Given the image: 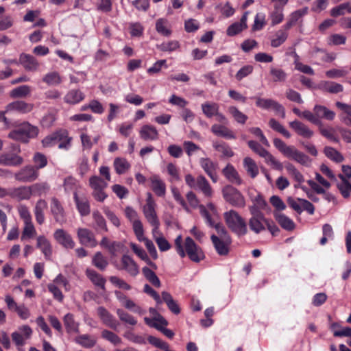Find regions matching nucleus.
<instances>
[{"label": "nucleus", "mask_w": 351, "mask_h": 351, "mask_svg": "<svg viewBox=\"0 0 351 351\" xmlns=\"http://www.w3.org/2000/svg\"><path fill=\"white\" fill-rule=\"evenodd\" d=\"M175 247L176 252L182 258L187 255L190 260L193 262L199 263L205 258L202 248L189 237L185 239L183 246L182 237L181 235H178L175 239Z\"/></svg>", "instance_id": "f257e3e1"}, {"label": "nucleus", "mask_w": 351, "mask_h": 351, "mask_svg": "<svg viewBox=\"0 0 351 351\" xmlns=\"http://www.w3.org/2000/svg\"><path fill=\"white\" fill-rule=\"evenodd\" d=\"M274 145L282 154L286 158L294 160L297 163L310 167L312 165V159L306 154L298 150L293 145H288L280 138L274 139Z\"/></svg>", "instance_id": "f03ea898"}, {"label": "nucleus", "mask_w": 351, "mask_h": 351, "mask_svg": "<svg viewBox=\"0 0 351 351\" xmlns=\"http://www.w3.org/2000/svg\"><path fill=\"white\" fill-rule=\"evenodd\" d=\"M223 217L228 227L237 236L241 237L247 233L246 222L237 211L230 210L226 212Z\"/></svg>", "instance_id": "7ed1b4c3"}, {"label": "nucleus", "mask_w": 351, "mask_h": 351, "mask_svg": "<svg viewBox=\"0 0 351 351\" xmlns=\"http://www.w3.org/2000/svg\"><path fill=\"white\" fill-rule=\"evenodd\" d=\"M38 131L37 127L25 122L11 131L8 137L14 141L27 143L29 138H36L38 136Z\"/></svg>", "instance_id": "20e7f679"}, {"label": "nucleus", "mask_w": 351, "mask_h": 351, "mask_svg": "<svg viewBox=\"0 0 351 351\" xmlns=\"http://www.w3.org/2000/svg\"><path fill=\"white\" fill-rule=\"evenodd\" d=\"M71 140V138L68 136V132L61 130L46 136L42 141V143L46 147L58 145L60 149H68Z\"/></svg>", "instance_id": "39448f33"}, {"label": "nucleus", "mask_w": 351, "mask_h": 351, "mask_svg": "<svg viewBox=\"0 0 351 351\" xmlns=\"http://www.w3.org/2000/svg\"><path fill=\"white\" fill-rule=\"evenodd\" d=\"M247 144L252 150L265 159V161L267 165L277 170L281 171L282 169V164L268 151L264 149L258 143L254 141H249Z\"/></svg>", "instance_id": "423d86ee"}, {"label": "nucleus", "mask_w": 351, "mask_h": 351, "mask_svg": "<svg viewBox=\"0 0 351 351\" xmlns=\"http://www.w3.org/2000/svg\"><path fill=\"white\" fill-rule=\"evenodd\" d=\"M10 153H3L0 155V165L4 166H19L23 162V158L18 154L21 152L19 145L11 144Z\"/></svg>", "instance_id": "0eeeda50"}, {"label": "nucleus", "mask_w": 351, "mask_h": 351, "mask_svg": "<svg viewBox=\"0 0 351 351\" xmlns=\"http://www.w3.org/2000/svg\"><path fill=\"white\" fill-rule=\"evenodd\" d=\"M223 197L226 202L234 206L243 207L245 204L244 197L232 186H226L222 190Z\"/></svg>", "instance_id": "6e6552de"}, {"label": "nucleus", "mask_w": 351, "mask_h": 351, "mask_svg": "<svg viewBox=\"0 0 351 351\" xmlns=\"http://www.w3.org/2000/svg\"><path fill=\"white\" fill-rule=\"evenodd\" d=\"M156 202L150 193H147L145 204L143 206L142 210L145 218L151 225L160 222L156 211Z\"/></svg>", "instance_id": "1a4fd4ad"}, {"label": "nucleus", "mask_w": 351, "mask_h": 351, "mask_svg": "<svg viewBox=\"0 0 351 351\" xmlns=\"http://www.w3.org/2000/svg\"><path fill=\"white\" fill-rule=\"evenodd\" d=\"M251 213L252 217L249 220V226L253 232L258 234L265 230L267 219L259 211L251 209Z\"/></svg>", "instance_id": "9d476101"}, {"label": "nucleus", "mask_w": 351, "mask_h": 351, "mask_svg": "<svg viewBox=\"0 0 351 351\" xmlns=\"http://www.w3.org/2000/svg\"><path fill=\"white\" fill-rule=\"evenodd\" d=\"M50 212L56 222L63 224L66 222V213L62 203L55 197L51 198Z\"/></svg>", "instance_id": "9b49d317"}, {"label": "nucleus", "mask_w": 351, "mask_h": 351, "mask_svg": "<svg viewBox=\"0 0 351 351\" xmlns=\"http://www.w3.org/2000/svg\"><path fill=\"white\" fill-rule=\"evenodd\" d=\"M38 175L39 173L34 167L27 165L16 172L14 178L19 182H31L36 180Z\"/></svg>", "instance_id": "f8f14e48"}, {"label": "nucleus", "mask_w": 351, "mask_h": 351, "mask_svg": "<svg viewBox=\"0 0 351 351\" xmlns=\"http://www.w3.org/2000/svg\"><path fill=\"white\" fill-rule=\"evenodd\" d=\"M256 105L263 109H273L276 113L279 114L281 117H285V112L284 107L278 102L271 99H263L256 97Z\"/></svg>", "instance_id": "ddd939ff"}, {"label": "nucleus", "mask_w": 351, "mask_h": 351, "mask_svg": "<svg viewBox=\"0 0 351 351\" xmlns=\"http://www.w3.org/2000/svg\"><path fill=\"white\" fill-rule=\"evenodd\" d=\"M212 243L217 254L220 256H226L230 251V245L232 243L231 238L220 239L215 234L210 237Z\"/></svg>", "instance_id": "4468645a"}, {"label": "nucleus", "mask_w": 351, "mask_h": 351, "mask_svg": "<svg viewBox=\"0 0 351 351\" xmlns=\"http://www.w3.org/2000/svg\"><path fill=\"white\" fill-rule=\"evenodd\" d=\"M199 165L205 173L210 177L211 180L213 182H217L218 176L216 171L218 167V164L213 162L209 158H202L199 159Z\"/></svg>", "instance_id": "2eb2a0df"}, {"label": "nucleus", "mask_w": 351, "mask_h": 351, "mask_svg": "<svg viewBox=\"0 0 351 351\" xmlns=\"http://www.w3.org/2000/svg\"><path fill=\"white\" fill-rule=\"evenodd\" d=\"M77 237L79 242L83 245L93 247L97 244L94 234L87 228H78L77 230Z\"/></svg>", "instance_id": "dca6fc26"}, {"label": "nucleus", "mask_w": 351, "mask_h": 351, "mask_svg": "<svg viewBox=\"0 0 351 351\" xmlns=\"http://www.w3.org/2000/svg\"><path fill=\"white\" fill-rule=\"evenodd\" d=\"M53 238L60 245L66 249H73L75 247V241L71 236L62 228L57 229L54 232Z\"/></svg>", "instance_id": "f3484780"}, {"label": "nucleus", "mask_w": 351, "mask_h": 351, "mask_svg": "<svg viewBox=\"0 0 351 351\" xmlns=\"http://www.w3.org/2000/svg\"><path fill=\"white\" fill-rule=\"evenodd\" d=\"M34 108V104L24 101H15L8 104L5 107L6 112L17 111L21 113H28Z\"/></svg>", "instance_id": "a211bd4d"}, {"label": "nucleus", "mask_w": 351, "mask_h": 351, "mask_svg": "<svg viewBox=\"0 0 351 351\" xmlns=\"http://www.w3.org/2000/svg\"><path fill=\"white\" fill-rule=\"evenodd\" d=\"M289 126L295 132L303 138H310L313 136V132L302 122L295 120L289 123Z\"/></svg>", "instance_id": "6ab92c4d"}, {"label": "nucleus", "mask_w": 351, "mask_h": 351, "mask_svg": "<svg viewBox=\"0 0 351 351\" xmlns=\"http://www.w3.org/2000/svg\"><path fill=\"white\" fill-rule=\"evenodd\" d=\"M19 62L25 70L29 71H36L40 66L39 62L34 56L27 53L20 55Z\"/></svg>", "instance_id": "aec40b11"}, {"label": "nucleus", "mask_w": 351, "mask_h": 351, "mask_svg": "<svg viewBox=\"0 0 351 351\" xmlns=\"http://www.w3.org/2000/svg\"><path fill=\"white\" fill-rule=\"evenodd\" d=\"M211 132L216 136L227 139H235L234 132L223 124H214L211 126Z\"/></svg>", "instance_id": "412c9836"}, {"label": "nucleus", "mask_w": 351, "mask_h": 351, "mask_svg": "<svg viewBox=\"0 0 351 351\" xmlns=\"http://www.w3.org/2000/svg\"><path fill=\"white\" fill-rule=\"evenodd\" d=\"M36 247L40 250L47 260L51 258L52 247L50 241L45 236L40 235L37 237Z\"/></svg>", "instance_id": "4be33fe9"}, {"label": "nucleus", "mask_w": 351, "mask_h": 351, "mask_svg": "<svg viewBox=\"0 0 351 351\" xmlns=\"http://www.w3.org/2000/svg\"><path fill=\"white\" fill-rule=\"evenodd\" d=\"M140 137L144 141H155L158 138L156 128L152 125H144L139 130Z\"/></svg>", "instance_id": "5701e85b"}, {"label": "nucleus", "mask_w": 351, "mask_h": 351, "mask_svg": "<svg viewBox=\"0 0 351 351\" xmlns=\"http://www.w3.org/2000/svg\"><path fill=\"white\" fill-rule=\"evenodd\" d=\"M122 269L125 270L130 276H136L139 273L138 267L134 261L128 255L121 258Z\"/></svg>", "instance_id": "b1692460"}, {"label": "nucleus", "mask_w": 351, "mask_h": 351, "mask_svg": "<svg viewBox=\"0 0 351 351\" xmlns=\"http://www.w3.org/2000/svg\"><path fill=\"white\" fill-rule=\"evenodd\" d=\"M8 195L18 200L28 199L32 195L30 186H20L8 191Z\"/></svg>", "instance_id": "393cba45"}, {"label": "nucleus", "mask_w": 351, "mask_h": 351, "mask_svg": "<svg viewBox=\"0 0 351 351\" xmlns=\"http://www.w3.org/2000/svg\"><path fill=\"white\" fill-rule=\"evenodd\" d=\"M247 12H245L239 22L234 23L228 27L226 31L228 36H234L247 28Z\"/></svg>", "instance_id": "a878e982"}, {"label": "nucleus", "mask_w": 351, "mask_h": 351, "mask_svg": "<svg viewBox=\"0 0 351 351\" xmlns=\"http://www.w3.org/2000/svg\"><path fill=\"white\" fill-rule=\"evenodd\" d=\"M97 314L105 325L111 328L117 329L119 326L118 322L105 308L99 306L97 308Z\"/></svg>", "instance_id": "bb28decb"}, {"label": "nucleus", "mask_w": 351, "mask_h": 351, "mask_svg": "<svg viewBox=\"0 0 351 351\" xmlns=\"http://www.w3.org/2000/svg\"><path fill=\"white\" fill-rule=\"evenodd\" d=\"M313 112L318 121H321L322 119L332 121L335 117V112L324 106L315 105L313 108Z\"/></svg>", "instance_id": "cd10ccee"}, {"label": "nucleus", "mask_w": 351, "mask_h": 351, "mask_svg": "<svg viewBox=\"0 0 351 351\" xmlns=\"http://www.w3.org/2000/svg\"><path fill=\"white\" fill-rule=\"evenodd\" d=\"M85 95L80 90L71 89L64 95V101L68 104L75 105L83 101Z\"/></svg>", "instance_id": "c85d7f7f"}, {"label": "nucleus", "mask_w": 351, "mask_h": 351, "mask_svg": "<svg viewBox=\"0 0 351 351\" xmlns=\"http://www.w3.org/2000/svg\"><path fill=\"white\" fill-rule=\"evenodd\" d=\"M222 173L229 182L237 185L242 184L241 178L236 169L232 165L228 164L222 170Z\"/></svg>", "instance_id": "c756f323"}, {"label": "nucleus", "mask_w": 351, "mask_h": 351, "mask_svg": "<svg viewBox=\"0 0 351 351\" xmlns=\"http://www.w3.org/2000/svg\"><path fill=\"white\" fill-rule=\"evenodd\" d=\"M151 188L158 196L162 197L165 195V183L159 178L158 176L154 175L150 178Z\"/></svg>", "instance_id": "7c9ffc66"}, {"label": "nucleus", "mask_w": 351, "mask_h": 351, "mask_svg": "<svg viewBox=\"0 0 351 351\" xmlns=\"http://www.w3.org/2000/svg\"><path fill=\"white\" fill-rule=\"evenodd\" d=\"M319 88L323 91L332 94H337L343 90V87L341 84L331 81L321 82L319 84Z\"/></svg>", "instance_id": "2f4dec72"}, {"label": "nucleus", "mask_w": 351, "mask_h": 351, "mask_svg": "<svg viewBox=\"0 0 351 351\" xmlns=\"http://www.w3.org/2000/svg\"><path fill=\"white\" fill-rule=\"evenodd\" d=\"M335 106L343 112L340 117L341 121L351 127V105L337 101Z\"/></svg>", "instance_id": "473e14b6"}, {"label": "nucleus", "mask_w": 351, "mask_h": 351, "mask_svg": "<svg viewBox=\"0 0 351 351\" xmlns=\"http://www.w3.org/2000/svg\"><path fill=\"white\" fill-rule=\"evenodd\" d=\"M338 177L341 180V182L337 183V187L342 196L344 198H348L351 194V183L346 176L342 174H339Z\"/></svg>", "instance_id": "72a5a7b5"}, {"label": "nucleus", "mask_w": 351, "mask_h": 351, "mask_svg": "<svg viewBox=\"0 0 351 351\" xmlns=\"http://www.w3.org/2000/svg\"><path fill=\"white\" fill-rule=\"evenodd\" d=\"M323 152L328 159L336 163H341L345 160L344 156L332 147H324Z\"/></svg>", "instance_id": "f704fd0d"}, {"label": "nucleus", "mask_w": 351, "mask_h": 351, "mask_svg": "<svg viewBox=\"0 0 351 351\" xmlns=\"http://www.w3.org/2000/svg\"><path fill=\"white\" fill-rule=\"evenodd\" d=\"M47 204L44 199H39L37 201L35 208L34 215L37 223L40 225L43 224L45 221L44 210L46 209Z\"/></svg>", "instance_id": "c9c22d12"}, {"label": "nucleus", "mask_w": 351, "mask_h": 351, "mask_svg": "<svg viewBox=\"0 0 351 351\" xmlns=\"http://www.w3.org/2000/svg\"><path fill=\"white\" fill-rule=\"evenodd\" d=\"M144 321L147 325L158 330H160V328H162L168 324L167 321L160 314H157L153 318L145 317Z\"/></svg>", "instance_id": "e433bc0d"}, {"label": "nucleus", "mask_w": 351, "mask_h": 351, "mask_svg": "<svg viewBox=\"0 0 351 351\" xmlns=\"http://www.w3.org/2000/svg\"><path fill=\"white\" fill-rule=\"evenodd\" d=\"M274 215L276 220L282 228L287 230L294 229L295 223L290 218L279 212H275Z\"/></svg>", "instance_id": "4c0bfd02"}, {"label": "nucleus", "mask_w": 351, "mask_h": 351, "mask_svg": "<svg viewBox=\"0 0 351 351\" xmlns=\"http://www.w3.org/2000/svg\"><path fill=\"white\" fill-rule=\"evenodd\" d=\"M196 189L200 190L205 196L210 197L213 194L212 188L204 176H198L197 177Z\"/></svg>", "instance_id": "58836bf2"}, {"label": "nucleus", "mask_w": 351, "mask_h": 351, "mask_svg": "<svg viewBox=\"0 0 351 351\" xmlns=\"http://www.w3.org/2000/svg\"><path fill=\"white\" fill-rule=\"evenodd\" d=\"M243 167L247 173L254 178L258 174V168L255 161L250 157H245L243 159Z\"/></svg>", "instance_id": "ea45409f"}, {"label": "nucleus", "mask_w": 351, "mask_h": 351, "mask_svg": "<svg viewBox=\"0 0 351 351\" xmlns=\"http://www.w3.org/2000/svg\"><path fill=\"white\" fill-rule=\"evenodd\" d=\"M113 167L119 175L124 174L130 168L129 162L123 158H116L113 162Z\"/></svg>", "instance_id": "a19ab883"}, {"label": "nucleus", "mask_w": 351, "mask_h": 351, "mask_svg": "<svg viewBox=\"0 0 351 351\" xmlns=\"http://www.w3.org/2000/svg\"><path fill=\"white\" fill-rule=\"evenodd\" d=\"M63 322L68 332H79V324L75 321L73 314L67 313L65 315L63 318Z\"/></svg>", "instance_id": "79ce46f5"}, {"label": "nucleus", "mask_w": 351, "mask_h": 351, "mask_svg": "<svg viewBox=\"0 0 351 351\" xmlns=\"http://www.w3.org/2000/svg\"><path fill=\"white\" fill-rule=\"evenodd\" d=\"M204 114L208 118H212L219 110V105L215 102H205L201 106Z\"/></svg>", "instance_id": "37998d69"}, {"label": "nucleus", "mask_w": 351, "mask_h": 351, "mask_svg": "<svg viewBox=\"0 0 351 351\" xmlns=\"http://www.w3.org/2000/svg\"><path fill=\"white\" fill-rule=\"evenodd\" d=\"M285 169L289 175L297 184L303 183L304 182V176L293 164L289 162L286 164Z\"/></svg>", "instance_id": "c03bdc74"}, {"label": "nucleus", "mask_w": 351, "mask_h": 351, "mask_svg": "<svg viewBox=\"0 0 351 351\" xmlns=\"http://www.w3.org/2000/svg\"><path fill=\"white\" fill-rule=\"evenodd\" d=\"M162 298L171 312L175 314L180 313V308L169 293L167 291L162 292Z\"/></svg>", "instance_id": "a18cd8bd"}, {"label": "nucleus", "mask_w": 351, "mask_h": 351, "mask_svg": "<svg viewBox=\"0 0 351 351\" xmlns=\"http://www.w3.org/2000/svg\"><path fill=\"white\" fill-rule=\"evenodd\" d=\"M43 81L49 86H57L62 83V77L56 71L49 72L43 77Z\"/></svg>", "instance_id": "49530a36"}, {"label": "nucleus", "mask_w": 351, "mask_h": 351, "mask_svg": "<svg viewBox=\"0 0 351 351\" xmlns=\"http://www.w3.org/2000/svg\"><path fill=\"white\" fill-rule=\"evenodd\" d=\"M50 186L47 182L36 183L30 186L32 195L41 196L49 191Z\"/></svg>", "instance_id": "de8ad7c7"}, {"label": "nucleus", "mask_w": 351, "mask_h": 351, "mask_svg": "<svg viewBox=\"0 0 351 351\" xmlns=\"http://www.w3.org/2000/svg\"><path fill=\"white\" fill-rule=\"evenodd\" d=\"M142 273L145 278L156 287H160V281L156 274L149 268L145 267L142 269Z\"/></svg>", "instance_id": "09e8293b"}, {"label": "nucleus", "mask_w": 351, "mask_h": 351, "mask_svg": "<svg viewBox=\"0 0 351 351\" xmlns=\"http://www.w3.org/2000/svg\"><path fill=\"white\" fill-rule=\"evenodd\" d=\"M31 88L27 85H22L12 89L10 95L12 98L25 97L30 94Z\"/></svg>", "instance_id": "8fccbe9b"}, {"label": "nucleus", "mask_w": 351, "mask_h": 351, "mask_svg": "<svg viewBox=\"0 0 351 351\" xmlns=\"http://www.w3.org/2000/svg\"><path fill=\"white\" fill-rule=\"evenodd\" d=\"M156 29L159 34L165 36H169L171 34V31L169 27L168 21L165 19H159L156 21Z\"/></svg>", "instance_id": "3c124183"}, {"label": "nucleus", "mask_w": 351, "mask_h": 351, "mask_svg": "<svg viewBox=\"0 0 351 351\" xmlns=\"http://www.w3.org/2000/svg\"><path fill=\"white\" fill-rule=\"evenodd\" d=\"M89 185L93 190L105 189L108 182L97 176H93L89 178Z\"/></svg>", "instance_id": "603ef678"}, {"label": "nucleus", "mask_w": 351, "mask_h": 351, "mask_svg": "<svg viewBox=\"0 0 351 351\" xmlns=\"http://www.w3.org/2000/svg\"><path fill=\"white\" fill-rule=\"evenodd\" d=\"M228 111L237 123L244 124L246 122L247 119V115L243 114L237 107L229 106Z\"/></svg>", "instance_id": "864d4df0"}, {"label": "nucleus", "mask_w": 351, "mask_h": 351, "mask_svg": "<svg viewBox=\"0 0 351 351\" xmlns=\"http://www.w3.org/2000/svg\"><path fill=\"white\" fill-rule=\"evenodd\" d=\"M86 274L94 285L104 289L106 280L100 274L93 270H87Z\"/></svg>", "instance_id": "5fc2aeb1"}, {"label": "nucleus", "mask_w": 351, "mask_h": 351, "mask_svg": "<svg viewBox=\"0 0 351 351\" xmlns=\"http://www.w3.org/2000/svg\"><path fill=\"white\" fill-rule=\"evenodd\" d=\"M74 198L80 214L83 216L88 215L90 213V206L88 200L86 199H80L77 195H75Z\"/></svg>", "instance_id": "6e6d98bb"}, {"label": "nucleus", "mask_w": 351, "mask_h": 351, "mask_svg": "<svg viewBox=\"0 0 351 351\" xmlns=\"http://www.w3.org/2000/svg\"><path fill=\"white\" fill-rule=\"evenodd\" d=\"M288 37V34L285 30H278L275 34L274 38L271 40V45L273 47H278L285 43Z\"/></svg>", "instance_id": "4d7b16f0"}, {"label": "nucleus", "mask_w": 351, "mask_h": 351, "mask_svg": "<svg viewBox=\"0 0 351 351\" xmlns=\"http://www.w3.org/2000/svg\"><path fill=\"white\" fill-rule=\"evenodd\" d=\"M213 147L217 152L221 153L222 157L230 158L234 155L231 147L225 143H214Z\"/></svg>", "instance_id": "13d9d810"}, {"label": "nucleus", "mask_w": 351, "mask_h": 351, "mask_svg": "<svg viewBox=\"0 0 351 351\" xmlns=\"http://www.w3.org/2000/svg\"><path fill=\"white\" fill-rule=\"evenodd\" d=\"M24 228L22 232L21 239H31L36 236V231L32 221L24 223Z\"/></svg>", "instance_id": "bf43d9fd"}, {"label": "nucleus", "mask_w": 351, "mask_h": 351, "mask_svg": "<svg viewBox=\"0 0 351 351\" xmlns=\"http://www.w3.org/2000/svg\"><path fill=\"white\" fill-rule=\"evenodd\" d=\"M318 125H319V131L323 136L327 138L328 139H329L333 142H335V143L339 142V139L335 135L334 128H332L331 127L325 128L322 125V123Z\"/></svg>", "instance_id": "052dcab7"}, {"label": "nucleus", "mask_w": 351, "mask_h": 351, "mask_svg": "<svg viewBox=\"0 0 351 351\" xmlns=\"http://www.w3.org/2000/svg\"><path fill=\"white\" fill-rule=\"evenodd\" d=\"M284 9L282 8H274V10L270 13L271 24L272 26L280 23L284 19Z\"/></svg>", "instance_id": "680f3d73"}, {"label": "nucleus", "mask_w": 351, "mask_h": 351, "mask_svg": "<svg viewBox=\"0 0 351 351\" xmlns=\"http://www.w3.org/2000/svg\"><path fill=\"white\" fill-rule=\"evenodd\" d=\"M93 264L100 270H104L108 263L101 252H97L93 258Z\"/></svg>", "instance_id": "e2e57ef3"}, {"label": "nucleus", "mask_w": 351, "mask_h": 351, "mask_svg": "<svg viewBox=\"0 0 351 351\" xmlns=\"http://www.w3.org/2000/svg\"><path fill=\"white\" fill-rule=\"evenodd\" d=\"M269 126L274 130L282 134L284 136L287 138L291 137V134L278 121L274 119H271L269 121Z\"/></svg>", "instance_id": "0e129e2a"}, {"label": "nucleus", "mask_w": 351, "mask_h": 351, "mask_svg": "<svg viewBox=\"0 0 351 351\" xmlns=\"http://www.w3.org/2000/svg\"><path fill=\"white\" fill-rule=\"evenodd\" d=\"M270 75L275 82H284L287 78V73L281 69L271 67L270 69Z\"/></svg>", "instance_id": "69168bd1"}, {"label": "nucleus", "mask_w": 351, "mask_h": 351, "mask_svg": "<svg viewBox=\"0 0 351 351\" xmlns=\"http://www.w3.org/2000/svg\"><path fill=\"white\" fill-rule=\"evenodd\" d=\"M75 341L77 343L85 348L93 347L96 343L93 338L87 335H83L77 337Z\"/></svg>", "instance_id": "338daca9"}, {"label": "nucleus", "mask_w": 351, "mask_h": 351, "mask_svg": "<svg viewBox=\"0 0 351 351\" xmlns=\"http://www.w3.org/2000/svg\"><path fill=\"white\" fill-rule=\"evenodd\" d=\"M101 337L114 346L119 345L121 343V339L118 335L107 330H104L101 332Z\"/></svg>", "instance_id": "774afa93"}]
</instances>
